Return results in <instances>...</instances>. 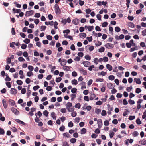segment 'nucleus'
Masks as SVG:
<instances>
[{
	"label": "nucleus",
	"mask_w": 146,
	"mask_h": 146,
	"mask_svg": "<svg viewBox=\"0 0 146 146\" xmlns=\"http://www.w3.org/2000/svg\"><path fill=\"white\" fill-rule=\"evenodd\" d=\"M72 103L69 102L67 103L66 108L68 112H71L74 111V108L73 106L72 107Z\"/></svg>",
	"instance_id": "1"
},
{
	"label": "nucleus",
	"mask_w": 146,
	"mask_h": 146,
	"mask_svg": "<svg viewBox=\"0 0 146 146\" xmlns=\"http://www.w3.org/2000/svg\"><path fill=\"white\" fill-rule=\"evenodd\" d=\"M54 8L55 13L57 14H59L61 13V10L57 4H55L54 5Z\"/></svg>",
	"instance_id": "2"
},
{
	"label": "nucleus",
	"mask_w": 146,
	"mask_h": 146,
	"mask_svg": "<svg viewBox=\"0 0 146 146\" xmlns=\"http://www.w3.org/2000/svg\"><path fill=\"white\" fill-rule=\"evenodd\" d=\"M104 46L107 49H111L113 48L114 46L113 44H111L110 43H107L104 45Z\"/></svg>",
	"instance_id": "3"
},
{
	"label": "nucleus",
	"mask_w": 146,
	"mask_h": 146,
	"mask_svg": "<svg viewBox=\"0 0 146 146\" xmlns=\"http://www.w3.org/2000/svg\"><path fill=\"white\" fill-rule=\"evenodd\" d=\"M79 70L80 73L84 75H86L87 74L86 71L82 68H79Z\"/></svg>",
	"instance_id": "4"
},
{
	"label": "nucleus",
	"mask_w": 146,
	"mask_h": 146,
	"mask_svg": "<svg viewBox=\"0 0 146 146\" xmlns=\"http://www.w3.org/2000/svg\"><path fill=\"white\" fill-rule=\"evenodd\" d=\"M34 13V11L33 10H31L27 11L26 12L25 15L26 17H28L32 15Z\"/></svg>",
	"instance_id": "5"
},
{
	"label": "nucleus",
	"mask_w": 146,
	"mask_h": 146,
	"mask_svg": "<svg viewBox=\"0 0 146 146\" xmlns=\"http://www.w3.org/2000/svg\"><path fill=\"white\" fill-rule=\"evenodd\" d=\"M11 110L12 112L16 115H18L19 112L14 107H12Z\"/></svg>",
	"instance_id": "6"
},
{
	"label": "nucleus",
	"mask_w": 146,
	"mask_h": 146,
	"mask_svg": "<svg viewBox=\"0 0 146 146\" xmlns=\"http://www.w3.org/2000/svg\"><path fill=\"white\" fill-rule=\"evenodd\" d=\"M2 103L3 106L5 109H6L7 108V102L5 99H3L2 100Z\"/></svg>",
	"instance_id": "7"
},
{
	"label": "nucleus",
	"mask_w": 146,
	"mask_h": 146,
	"mask_svg": "<svg viewBox=\"0 0 146 146\" xmlns=\"http://www.w3.org/2000/svg\"><path fill=\"white\" fill-rule=\"evenodd\" d=\"M97 123L98 124V127L99 129L101 128L103 125L102 123L101 119H99L98 120Z\"/></svg>",
	"instance_id": "8"
},
{
	"label": "nucleus",
	"mask_w": 146,
	"mask_h": 146,
	"mask_svg": "<svg viewBox=\"0 0 146 146\" xmlns=\"http://www.w3.org/2000/svg\"><path fill=\"white\" fill-rule=\"evenodd\" d=\"M83 64L85 67H88L90 65V63L88 61H84L82 62Z\"/></svg>",
	"instance_id": "9"
},
{
	"label": "nucleus",
	"mask_w": 146,
	"mask_h": 146,
	"mask_svg": "<svg viewBox=\"0 0 146 146\" xmlns=\"http://www.w3.org/2000/svg\"><path fill=\"white\" fill-rule=\"evenodd\" d=\"M79 21L80 20L79 19L77 18H75L72 20V22L73 24L77 25L78 24Z\"/></svg>",
	"instance_id": "10"
},
{
	"label": "nucleus",
	"mask_w": 146,
	"mask_h": 146,
	"mask_svg": "<svg viewBox=\"0 0 146 146\" xmlns=\"http://www.w3.org/2000/svg\"><path fill=\"white\" fill-rule=\"evenodd\" d=\"M115 85L113 86V84L111 83H108L107 84V86L108 88L112 89L115 86Z\"/></svg>",
	"instance_id": "11"
},
{
	"label": "nucleus",
	"mask_w": 146,
	"mask_h": 146,
	"mask_svg": "<svg viewBox=\"0 0 146 146\" xmlns=\"http://www.w3.org/2000/svg\"><path fill=\"white\" fill-rule=\"evenodd\" d=\"M107 69H108L110 71L112 70L113 68L111 65L109 64H107L106 65Z\"/></svg>",
	"instance_id": "12"
},
{
	"label": "nucleus",
	"mask_w": 146,
	"mask_h": 146,
	"mask_svg": "<svg viewBox=\"0 0 146 146\" xmlns=\"http://www.w3.org/2000/svg\"><path fill=\"white\" fill-rule=\"evenodd\" d=\"M16 90L14 88H11L10 90L11 94H15L17 93Z\"/></svg>",
	"instance_id": "13"
},
{
	"label": "nucleus",
	"mask_w": 146,
	"mask_h": 146,
	"mask_svg": "<svg viewBox=\"0 0 146 146\" xmlns=\"http://www.w3.org/2000/svg\"><path fill=\"white\" fill-rule=\"evenodd\" d=\"M12 10L14 13H18L21 11V10L20 9H15L14 8L12 9Z\"/></svg>",
	"instance_id": "14"
},
{
	"label": "nucleus",
	"mask_w": 146,
	"mask_h": 146,
	"mask_svg": "<svg viewBox=\"0 0 146 146\" xmlns=\"http://www.w3.org/2000/svg\"><path fill=\"white\" fill-rule=\"evenodd\" d=\"M62 62L60 63V64L62 66H64L67 63V60L66 59H63L62 60Z\"/></svg>",
	"instance_id": "15"
},
{
	"label": "nucleus",
	"mask_w": 146,
	"mask_h": 146,
	"mask_svg": "<svg viewBox=\"0 0 146 146\" xmlns=\"http://www.w3.org/2000/svg\"><path fill=\"white\" fill-rule=\"evenodd\" d=\"M108 108V110L112 111L113 110V108L112 106H111L109 104H107Z\"/></svg>",
	"instance_id": "16"
},
{
	"label": "nucleus",
	"mask_w": 146,
	"mask_h": 146,
	"mask_svg": "<svg viewBox=\"0 0 146 146\" xmlns=\"http://www.w3.org/2000/svg\"><path fill=\"white\" fill-rule=\"evenodd\" d=\"M139 142L141 144L146 145V140H141Z\"/></svg>",
	"instance_id": "17"
},
{
	"label": "nucleus",
	"mask_w": 146,
	"mask_h": 146,
	"mask_svg": "<svg viewBox=\"0 0 146 146\" xmlns=\"http://www.w3.org/2000/svg\"><path fill=\"white\" fill-rule=\"evenodd\" d=\"M9 104L11 106H14L15 104V102L12 100L9 99Z\"/></svg>",
	"instance_id": "18"
},
{
	"label": "nucleus",
	"mask_w": 146,
	"mask_h": 146,
	"mask_svg": "<svg viewBox=\"0 0 146 146\" xmlns=\"http://www.w3.org/2000/svg\"><path fill=\"white\" fill-rule=\"evenodd\" d=\"M54 23V22L53 21H51L50 22L49 21L48 22H45V24L46 25H50L51 26H52L53 25Z\"/></svg>",
	"instance_id": "19"
},
{
	"label": "nucleus",
	"mask_w": 146,
	"mask_h": 146,
	"mask_svg": "<svg viewBox=\"0 0 146 146\" xmlns=\"http://www.w3.org/2000/svg\"><path fill=\"white\" fill-rule=\"evenodd\" d=\"M71 83L73 85H76L78 84L77 80L75 79L72 80L71 81Z\"/></svg>",
	"instance_id": "20"
},
{
	"label": "nucleus",
	"mask_w": 146,
	"mask_h": 146,
	"mask_svg": "<svg viewBox=\"0 0 146 146\" xmlns=\"http://www.w3.org/2000/svg\"><path fill=\"white\" fill-rule=\"evenodd\" d=\"M51 116L54 120H56V116L55 115V113L53 112L51 113Z\"/></svg>",
	"instance_id": "21"
},
{
	"label": "nucleus",
	"mask_w": 146,
	"mask_h": 146,
	"mask_svg": "<svg viewBox=\"0 0 146 146\" xmlns=\"http://www.w3.org/2000/svg\"><path fill=\"white\" fill-rule=\"evenodd\" d=\"M15 121L17 122V123H19V124L24 125L25 124V123L23 122V121H21L19 119H17L15 120Z\"/></svg>",
	"instance_id": "22"
},
{
	"label": "nucleus",
	"mask_w": 146,
	"mask_h": 146,
	"mask_svg": "<svg viewBox=\"0 0 146 146\" xmlns=\"http://www.w3.org/2000/svg\"><path fill=\"white\" fill-rule=\"evenodd\" d=\"M128 26L131 28H133L135 26L131 22L128 23Z\"/></svg>",
	"instance_id": "23"
},
{
	"label": "nucleus",
	"mask_w": 146,
	"mask_h": 146,
	"mask_svg": "<svg viewBox=\"0 0 146 146\" xmlns=\"http://www.w3.org/2000/svg\"><path fill=\"white\" fill-rule=\"evenodd\" d=\"M80 37H83L84 38H85L86 36V34L85 33H82L80 34Z\"/></svg>",
	"instance_id": "24"
},
{
	"label": "nucleus",
	"mask_w": 146,
	"mask_h": 146,
	"mask_svg": "<svg viewBox=\"0 0 146 146\" xmlns=\"http://www.w3.org/2000/svg\"><path fill=\"white\" fill-rule=\"evenodd\" d=\"M105 48L104 47H102L99 49L98 52H102L104 51Z\"/></svg>",
	"instance_id": "25"
},
{
	"label": "nucleus",
	"mask_w": 146,
	"mask_h": 146,
	"mask_svg": "<svg viewBox=\"0 0 146 146\" xmlns=\"http://www.w3.org/2000/svg\"><path fill=\"white\" fill-rule=\"evenodd\" d=\"M46 27L45 26H41L40 27V29L41 31H44L45 30Z\"/></svg>",
	"instance_id": "26"
},
{
	"label": "nucleus",
	"mask_w": 146,
	"mask_h": 146,
	"mask_svg": "<svg viewBox=\"0 0 146 146\" xmlns=\"http://www.w3.org/2000/svg\"><path fill=\"white\" fill-rule=\"evenodd\" d=\"M128 102L131 105L134 104L135 103V101L131 99L129 100Z\"/></svg>",
	"instance_id": "27"
},
{
	"label": "nucleus",
	"mask_w": 146,
	"mask_h": 146,
	"mask_svg": "<svg viewBox=\"0 0 146 146\" xmlns=\"http://www.w3.org/2000/svg\"><path fill=\"white\" fill-rule=\"evenodd\" d=\"M91 58V57L89 55H86L85 56V58L88 60H90Z\"/></svg>",
	"instance_id": "28"
},
{
	"label": "nucleus",
	"mask_w": 146,
	"mask_h": 146,
	"mask_svg": "<svg viewBox=\"0 0 146 146\" xmlns=\"http://www.w3.org/2000/svg\"><path fill=\"white\" fill-rule=\"evenodd\" d=\"M43 114L46 117H47L48 116V114L49 113V112L46 110L44 111L43 112Z\"/></svg>",
	"instance_id": "29"
},
{
	"label": "nucleus",
	"mask_w": 146,
	"mask_h": 146,
	"mask_svg": "<svg viewBox=\"0 0 146 146\" xmlns=\"http://www.w3.org/2000/svg\"><path fill=\"white\" fill-rule=\"evenodd\" d=\"M121 29L118 27H115V31L117 32H119L120 31Z\"/></svg>",
	"instance_id": "30"
},
{
	"label": "nucleus",
	"mask_w": 146,
	"mask_h": 146,
	"mask_svg": "<svg viewBox=\"0 0 146 146\" xmlns=\"http://www.w3.org/2000/svg\"><path fill=\"white\" fill-rule=\"evenodd\" d=\"M70 142L72 143H74L76 142V139L75 138H71L70 140Z\"/></svg>",
	"instance_id": "31"
},
{
	"label": "nucleus",
	"mask_w": 146,
	"mask_h": 146,
	"mask_svg": "<svg viewBox=\"0 0 146 146\" xmlns=\"http://www.w3.org/2000/svg\"><path fill=\"white\" fill-rule=\"evenodd\" d=\"M5 133V131L2 128L0 127V135H4Z\"/></svg>",
	"instance_id": "32"
},
{
	"label": "nucleus",
	"mask_w": 146,
	"mask_h": 146,
	"mask_svg": "<svg viewBox=\"0 0 146 146\" xmlns=\"http://www.w3.org/2000/svg\"><path fill=\"white\" fill-rule=\"evenodd\" d=\"M18 60L20 62H24L25 61V60L22 57H19Z\"/></svg>",
	"instance_id": "33"
},
{
	"label": "nucleus",
	"mask_w": 146,
	"mask_h": 146,
	"mask_svg": "<svg viewBox=\"0 0 146 146\" xmlns=\"http://www.w3.org/2000/svg\"><path fill=\"white\" fill-rule=\"evenodd\" d=\"M108 24V23L107 22H104L102 23V26L103 27H105L107 26Z\"/></svg>",
	"instance_id": "34"
},
{
	"label": "nucleus",
	"mask_w": 146,
	"mask_h": 146,
	"mask_svg": "<svg viewBox=\"0 0 146 146\" xmlns=\"http://www.w3.org/2000/svg\"><path fill=\"white\" fill-rule=\"evenodd\" d=\"M139 135V133L137 131H135L133 132V137H135Z\"/></svg>",
	"instance_id": "35"
},
{
	"label": "nucleus",
	"mask_w": 146,
	"mask_h": 146,
	"mask_svg": "<svg viewBox=\"0 0 146 146\" xmlns=\"http://www.w3.org/2000/svg\"><path fill=\"white\" fill-rule=\"evenodd\" d=\"M115 78L114 76L113 75H110L108 77L109 79L111 80H113Z\"/></svg>",
	"instance_id": "36"
},
{
	"label": "nucleus",
	"mask_w": 146,
	"mask_h": 146,
	"mask_svg": "<svg viewBox=\"0 0 146 146\" xmlns=\"http://www.w3.org/2000/svg\"><path fill=\"white\" fill-rule=\"evenodd\" d=\"M63 69L64 70L67 71L69 70V68L68 66H63Z\"/></svg>",
	"instance_id": "37"
},
{
	"label": "nucleus",
	"mask_w": 146,
	"mask_h": 146,
	"mask_svg": "<svg viewBox=\"0 0 146 146\" xmlns=\"http://www.w3.org/2000/svg\"><path fill=\"white\" fill-rule=\"evenodd\" d=\"M17 84L21 85L23 84V82L20 80H17L16 81Z\"/></svg>",
	"instance_id": "38"
},
{
	"label": "nucleus",
	"mask_w": 146,
	"mask_h": 146,
	"mask_svg": "<svg viewBox=\"0 0 146 146\" xmlns=\"http://www.w3.org/2000/svg\"><path fill=\"white\" fill-rule=\"evenodd\" d=\"M136 123L138 125H140L141 124V121L140 120L139 118H138L136 120Z\"/></svg>",
	"instance_id": "39"
},
{
	"label": "nucleus",
	"mask_w": 146,
	"mask_h": 146,
	"mask_svg": "<svg viewBox=\"0 0 146 146\" xmlns=\"http://www.w3.org/2000/svg\"><path fill=\"white\" fill-rule=\"evenodd\" d=\"M70 96L71 97V100L72 101L74 99V98L76 97V94H71L70 95Z\"/></svg>",
	"instance_id": "40"
},
{
	"label": "nucleus",
	"mask_w": 146,
	"mask_h": 146,
	"mask_svg": "<svg viewBox=\"0 0 146 146\" xmlns=\"http://www.w3.org/2000/svg\"><path fill=\"white\" fill-rule=\"evenodd\" d=\"M23 42L26 44H28L30 42V40L28 38H26L24 40Z\"/></svg>",
	"instance_id": "41"
},
{
	"label": "nucleus",
	"mask_w": 146,
	"mask_h": 146,
	"mask_svg": "<svg viewBox=\"0 0 146 146\" xmlns=\"http://www.w3.org/2000/svg\"><path fill=\"white\" fill-rule=\"evenodd\" d=\"M28 68L30 72H32L34 69L33 67L32 66H28Z\"/></svg>",
	"instance_id": "42"
},
{
	"label": "nucleus",
	"mask_w": 146,
	"mask_h": 146,
	"mask_svg": "<svg viewBox=\"0 0 146 146\" xmlns=\"http://www.w3.org/2000/svg\"><path fill=\"white\" fill-rule=\"evenodd\" d=\"M40 88V86L39 85H37L34 86L33 88V89L34 91H36L37 90Z\"/></svg>",
	"instance_id": "43"
},
{
	"label": "nucleus",
	"mask_w": 146,
	"mask_h": 146,
	"mask_svg": "<svg viewBox=\"0 0 146 146\" xmlns=\"http://www.w3.org/2000/svg\"><path fill=\"white\" fill-rule=\"evenodd\" d=\"M77 90V89L76 88H73L72 89L71 92L72 93L74 94L76 92Z\"/></svg>",
	"instance_id": "44"
},
{
	"label": "nucleus",
	"mask_w": 146,
	"mask_h": 146,
	"mask_svg": "<svg viewBox=\"0 0 146 146\" xmlns=\"http://www.w3.org/2000/svg\"><path fill=\"white\" fill-rule=\"evenodd\" d=\"M81 134H84L86 133V130L85 128H83L81 129Z\"/></svg>",
	"instance_id": "45"
},
{
	"label": "nucleus",
	"mask_w": 146,
	"mask_h": 146,
	"mask_svg": "<svg viewBox=\"0 0 146 146\" xmlns=\"http://www.w3.org/2000/svg\"><path fill=\"white\" fill-rule=\"evenodd\" d=\"M61 22L64 25H65L67 23L66 19H63L62 18V19Z\"/></svg>",
	"instance_id": "46"
},
{
	"label": "nucleus",
	"mask_w": 146,
	"mask_h": 146,
	"mask_svg": "<svg viewBox=\"0 0 146 146\" xmlns=\"http://www.w3.org/2000/svg\"><path fill=\"white\" fill-rule=\"evenodd\" d=\"M141 92V90L139 88H137L136 89L135 92L137 93H139Z\"/></svg>",
	"instance_id": "47"
},
{
	"label": "nucleus",
	"mask_w": 146,
	"mask_h": 146,
	"mask_svg": "<svg viewBox=\"0 0 146 146\" xmlns=\"http://www.w3.org/2000/svg\"><path fill=\"white\" fill-rule=\"evenodd\" d=\"M122 96V94L120 93H118L116 95V97L118 98H121Z\"/></svg>",
	"instance_id": "48"
},
{
	"label": "nucleus",
	"mask_w": 146,
	"mask_h": 146,
	"mask_svg": "<svg viewBox=\"0 0 146 146\" xmlns=\"http://www.w3.org/2000/svg\"><path fill=\"white\" fill-rule=\"evenodd\" d=\"M6 86L9 88H10L11 87V83L9 82H6Z\"/></svg>",
	"instance_id": "49"
},
{
	"label": "nucleus",
	"mask_w": 146,
	"mask_h": 146,
	"mask_svg": "<svg viewBox=\"0 0 146 146\" xmlns=\"http://www.w3.org/2000/svg\"><path fill=\"white\" fill-rule=\"evenodd\" d=\"M134 17L133 16H128L127 17V19L128 20L130 21H132L133 20Z\"/></svg>",
	"instance_id": "50"
},
{
	"label": "nucleus",
	"mask_w": 146,
	"mask_h": 146,
	"mask_svg": "<svg viewBox=\"0 0 146 146\" xmlns=\"http://www.w3.org/2000/svg\"><path fill=\"white\" fill-rule=\"evenodd\" d=\"M62 80V78L60 77H58L56 78V81L57 82H59Z\"/></svg>",
	"instance_id": "51"
},
{
	"label": "nucleus",
	"mask_w": 146,
	"mask_h": 146,
	"mask_svg": "<svg viewBox=\"0 0 146 146\" xmlns=\"http://www.w3.org/2000/svg\"><path fill=\"white\" fill-rule=\"evenodd\" d=\"M20 35L23 38H25L26 36L25 34V33L22 32L20 33Z\"/></svg>",
	"instance_id": "52"
},
{
	"label": "nucleus",
	"mask_w": 146,
	"mask_h": 146,
	"mask_svg": "<svg viewBox=\"0 0 146 146\" xmlns=\"http://www.w3.org/2000/svg\"><path fill=\"white\" fill-rule=\"evenodd\" d=\"M81 105L80 103H78L76 104L75 106V107L76 108H77L78 109H79L80 108Z\"/></svg>",
	"instance_id": "53"
},
{
	"label": "nucleus",
	"mask_w": 146,
	"mask_h": 146,
	"mask_svg": "<svg viewBox=\"0 0 146 146\" xmlns=\"http://www.w3.org/2000/svg\"><path fill=\"white\" fill-rule=\"evenodd\" d=\"M27 75L28 76L30 77L31 76H33V74L32 72H27Z\"/></svg>",
	"instance_id": "54"
},
{
	"label": "nucleus",
	"mask_w": 146,
	"mask_h": 146,
	"mask_svg": "<svg viewBox=\"0 0 146 146\" xmlns=\"http://www.w3.org/2000/svg\"><path fill=\"white\" fill-rule=\"evenodd\" d=\"M70 30L69 29H67L63 31V33L64 34L66 33L67 34H68L70 33Z\"/></svg>",
	"instance_id": "55"
},
{
	"label": "nucleus",
	"mask_w": 146,
	"mask_h": 146,
	"mask_svg": "<svg viewBox=\"0 0 146 146\" xmlns=\"http://www.w3.org/2000/svg\"><path fill=\"white\" fill-rule=\"evenodd\" d=\"M89 67L88 68V70L90 71H91L92 69L94 68V65H92L89 66Z\"/></svg>",
	"instance_id": "56"
},
{
	"label": "nucleus",
	"mask_w": 146,
	"mask_h": 146,
	"mask_svg": "<svg viewBox=\"0 0 146 146\" xmlns=\"http://www.w3.org/2000/svg\"><path fill=\"white\" fill-rule=\"evenodd\" d=\"M60 111L62 113H65L66 112V110L65 108H62L61 109Z\"/></svg>",
	"instance_id": "57"
},
{
	"label": "nucleus",
	"mask_w": 146,
	"mask_h": 146,
	"mask_svg": "<svg viewBox=\"0 0 146 146\" xmlns=\"http://www.w3.org/2000/svg\"><path fill=\"white\" fill-rule=\"evenodd\" d=\"M133 88L132 86L131 85L130 87H127L126 89V90L128 92H130Z\"/></svg>",
	"instance_id": "58"
},
{
	"label": "nucleus",
	"mask_w": 146,
	"mask_h": 146,
	"mask_svg": "<svg viewBox=\"0 0 146 146\" xmlns=\"http://www.w3.org/2000/svg\"><path fill=\"white\" fill-rule=\"evenodd\" d=\"M72 75L73 77H76L77 76V73L75 71H73L72 73Z\"/></svg>",
	"instance_id": "59"
},
{
	"label": "nucleus",
	"mask_w": 146,
	"mask_h": 146,
	"mask_svg": "<svg viewBox=\"0 0 146 146\" xmlns=\"http://www.w3.org/2000/svg\"><path fill=\"white\" fill-rule=\"evenodd\" d=\"M40 16V14L39 13H37L35 14L34 17L36 18H39Z\"/></svg>",
	"instance_id": "60"
},
{
	"label": "nucleus",
	"mask_w": 146,
	"mask_h": 146,
	"mask_svg": "<svg viewBox=\"0 0 146 146\" xmlns=\"http://www.w3.org/2000/svg\"><path fill=\"white\" fill-rule=\"evenodd\" d=\"M77 113L75 111H73V112L71 113V115L73 117H75L76 116Z\"/></svg>",
	"instance_id": "61"
},
{
	"label": "nucleus",
	"mask_w": 146,
	"mask_h": 146,
	"mask_svg": "<svg viewBox=\"0 0 146 146\" xmlns=\"http://www.w3.org/2000/svg\"><path fill=\"white\" fill-rule=\"evenodd\" d=\"M26 90L25 88H22L21 91V92L22 94H24L26 92Z\"/></svg>",
	"instance_id": "62"
},
{
	"label": "nucleus",
	"mask_w": 146,
	"mask_h": 146,
	"mask_svg": "<svg viewBox=\"0 0 146 146\" xmlns=\"http://www.w3.org/2000/svg\"><path fill=\"white\" fill-rule=\"evenodd\" d=\"M109 122L107 120H105L104 122V125L105 126H108L109 125Z\"/></svg>",
	"instance_id": "63"
},
{
	"label": "nucleus",
	"mask_w": 146,
	"mask_h": 146,
	"mask_svg": "<svg viewBox=\"0 0 146 146\" xmlns=\"http://www.w3.org/2000/svg\"><path fill=\"white\" fill-rule=\"evenodd\" d=\"M63 146H69V145L67 142L64 141L63 142Z\"/></svg>",
	"instance_id": "64"
}]
</instances>
